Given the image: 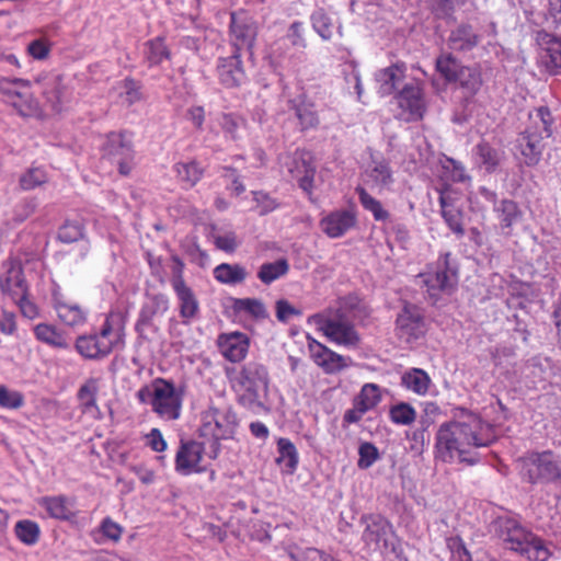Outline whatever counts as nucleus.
Listing matches in <instances>:
<instances>
[{"instance_id": "9d476101", "label": "nucleus", "mask_w": 561, "mask_h": 561, "mask_svg": "<svg viewBox=\"0 0 561 561\" xmlns=\"http://www.w3.org/2000/svg\"><path fill=\"white\" fill-rule=\"evenodd\" d=\"M311 320L319 331L337 345L354 346L358 342V335L354 328L340 318L318 314Z\"/></svg>"}, {"instance_id": "bf43d9fd", "label": "nucleus", "mask_w": 561, "mask_h": 561, "mask_svg": "<svg viewBox=\"0 0 561 561\" xmlns=\"http://www.w3.org/2000/svg\"><path fill=\"white\" fill-rule=\"evenodd\" d=\"M15 304L19 306V309L23 317L33 320L38 317V308L36 304L30 299L28 291H25L18 296V298H13Z\"/></svg>"}, {"instance_id": "7ed1b4c3", "label": "nucleus", "mask_w": 561, "mask_h": 561, "mask_svg": "<svg viewBox=\"0 0 561 561\" xmlns=\"http://www.w3.org/2000/svg\"><path fill=\"white\" fill-rule=\"evenodd\" d=\"M230 381L237 400L242 407L254 412L266 409L268 373L265 366L250 362Z\"/></svg>"}, {"instance_id": "393cba45", "label": "nucleus", "mask_w": 561, "mask_h": 561, "mask_svg": "<svg viewBox=\"0 0 561 561\" xmlns=\"http://www.w3.org/2000/svg\"><path fill=\"white\" fill-rule=\"evenodd\" d=\"M364 175L367 181L379 191L388 188L393 183L389 164L386 159L380 156H370V161L365 165Z\"/></svg>"}, {"instance_id": "bb28decb", "label": "nucleus", "mask_w": 561, "mask_h": 561, "mask_svg": "<svg viewBox=\"0 0 561 561\" xmlns=\"http://www.w3.org/2000/svg\"><path fill=\"white\" fill-rule=\"evenodd\" d=\"M171 285L179 299L181 317L185 319L194 318L198 311V302L192 289L186 286L184 279L180 276L172 279Z\"/></svg>"}, {"instance_id": "8fccbe9b", "label": "nucleus", "mask_w": 561, "mask_h": 561, "mask_svg": "<svg viewBox=\"0 0 561 561\" xmlns=\"http://www.w3.org/2000/svg\"><path fill=\"white\" fill-rule=\"evenodd\" d=\"M175 171L180 181H182L187 187L194 186L202 178L203 170L194 161L178 163Z\"/></svg>"}, {"instance_id": "0e129e2a", "label": "nucleus", "mask_w": 561, "mask_h": 561, "mask_svg": "<svg viewBox=\"0 0 561 561\" xmlns=\"http://www.w3.org/2000/svg\"><path fill=\"white\" fill-rule=\"evenodd\" d=\"M447 547L451 552V558L455 561H471V554L465 547L463 541L459 537H451L447 539Z\"/></svg>"}, {"instance_id": "338daca9", "label": "nucleus", "mask_w": 561, "mask_h": 561, "mask_svg": "<svg viewBox=\"0 0 561 561\" xmlns=\"http://www.w3.org/2000/svg\"><path fill=\"white\" fill-rule=\"evenodd\" d=\"M286 37L291 43L293 46L305 47L306 41L304 37L302 23L301 22L291 23L287 31Z\"/></svg>"}, {"instance_id": "c9c22d12", "label": "nucleus", "mask_w": 561, "mask_h": 561, "mask_svg": "<svg viewBox=\"0 0 561 561\" xmlns=\"http://www.w3.org/2000/svg\"><path fill=\"white\" fill-rule=\"evenodd\" d=\"M402 385L416 394L424 396L428 391L431 379L424 370L413 368L404 373Z\"/></svg>"}, {"instance_id": "a18cd8bd", "label": "nucleus", "mask_w": 561, "mask_h": 561, "mask_svg": "<svg viewBox=\"0 0 561 561\" xmlns=\"http://www.w3.org/2000/svg\"><path fill=\"white\" fill-rule=\"evenodd\" d=\"M454 82L458 83L469 94H474L482 84L481 73L476 68L465 67Z\"/></svg>"}, {"instance_id": "20e7f679", "label": "nucleus", "mask_w": 561, "mask_h": 561, "mask_svg": "<svg viewBox=\"0 0 561 561\" xmlns=\"http://www.w3.org/2000/svg\"><path fill=\"white\" fill-rule=\"evenodd\" d=\"M136 397L141 404L149 405L162 420L174 421L181 415L182 391L169 380L156 378L141 387Z\"/></svg>"}, {"instance_id": "a19ab883", "label": "nucleus", "mask_w": 561, "mask_h": 561, "mask_svg": "<svg viewBox=\"0 0 561 561\" xmlns=\"http://www.w3.org/2000/svg\"><path fill=\"white\" fill-rule=\"evenodd\" d=\"M381 400L380 389L376 383H365L355 399V407L360 411L374 409Z\"/></svg>"}, {"instance_id": "473e14b6", "label": "nucleus", "mask_w": 561, "mask_h": 561, "mask_svg": "<svg viewBox=\"0 0 561 561\" xmlns=\"http://www.w3.org/2000/svg\"><path fill=\"white\" fill-rule=\"evenodd\" d=\"M248 276V271L239 264L221 263L214 268V277L221 284H241Z\"/></svg>"}, {"instance_id": "680f3d73", "label": "nucleus", "mask_w": 561, "mask_h": 561, "mask_svg": "<svg viewBox=\"0 0 561 561\" xmlns=\"http://www.w3.org/2000/svg\"><path fill=\"white\" fill-rule=\"evenodd\" d=\"M358 467L369 468L378 459V449L370 443H363L358 449Z\"/></svg>"}, {"instance_id": "79ce46f5", "label": "nucleus", "mask_w": 561, "mask_h": 561, "mask_svg": "<svg viewBox=\"0 0 561 561\" xmlns=\"http://www.w3.org/2000/svg\"><path fill=\"white\" fill-rule=\"evenodd\" d=\"M313 30L321 36L323 39H330L335 30V21L327 14L323 10H317L311 15Z\"/></svg>"}, {"instance_id": "c03bdc74", "label": "nucleus", "mask_w": 561, "mask_h": 561, "mask_svg": "<svg viewBox=\"0 0 561 561\" xmlns=\"http://www.w3.org/2000/svg\"><path fill=\"white\" fill-rule=\"evenodd\" d=\"M296 116L302 129L314 128L319 124V117L313 104L305 98L300 99L299 103L296 105Z\"/></svg>"}, {"instance_id": "052dcab7", "label": "nucleus", "mask_w": 561, "mask_h": 561, "mask_svg": "<svg viewBox=\"0 0 561 561\" xmlns=\"http://www.w3.org/2000/svg\"><path fill=\"white\" fill-rule=\"evenodd\" d=\"M220 124L227 137L238 139V130L243 127V119L231 114H224Z\"/></svg>"}, {"instance_id": "603ef678", "label": "nucleus", "mask_w": 561, "mask_h": 561, "mask_svg": "<svg viewBox=\"0 0 561 561\" xmlns=\"http://www.w3.org/2000/svg\"><path fill=\"white\" fill-rule=\"evenodd\" d=\"M77 351L87 358L102 357L96 335L80 336L76 343Z\"/></svg>"}, {"instance_id": "49530a36", "label": "nucleus", "mask_w": 561, "mask_h": 561, "mask_svg": "<svg viewBox=\"0 0 561 561\" xmlns=\"http://www.w3.org/2000/svg\"><path fill=\"white\" fill-rule=\"evenodd\" d=\"M14 531L16 537L25 545L32 546L35 545L39 539V526L37 523L23 519L19 520L15 524Z\"/></svg>"}, {"instance_id": "4be33fe9", "label": "nucleus", "mask_w": 561, "mask_h": 561, "mask_svg": "<svg viewBox=\"0 0 561 561\" xmlns=\"http://www.w3.org/2000/svg\"><path fill=\"white\" fill-rule=\"evenodd\" d=\"M218 346L225 358L238 363L247 356L250 341L244 333L231 332L218 337Z\"/></svg>"}, {"instance_id": "a211bd4d", "label": "nucleus", "mask_w": 561, "mask_h": 561, "mask_svg": "<svg viewBox=\"0 0 561 561\" xmlns=\"http://www.w3.org/2000/svg\"><path fill=\"white\" fill-rule=\"evenodd\" d=\"M3 268L4 272L0 275V289L3 294L9 295L13 299L28 291L23 268L18 261L9 260L4 262Z\"/></svg>"}, {"instance_id": "f8f14e48", "label": "nucleus", "mask_w": 561, "mask_h": 561, "mask_svg": "<svg viewBox=\"0 0 561 561\" xmlns=\"http://www.w3.org/2000/svg\"><path fill=\"white\" fill-rule=\"evenodd\" d=\"M103 157L116 163L119 173L127 175L131 170L133 149L122 134L112 133L103 146Z\"/></svg>"}, {"instance_id": "5fc2aeb1", "label": "nucleus", "mask_w": 561, "mask_h": 561, "mask_svg": "<svg viewBox=\"0 0 561 561\" xmlns=\"http://www.w3.org/2000/svg\"><path fill=\"white\" fill-rule=\"evenodd\" d=\"M46 180L47 176L44 170L39 168H33L20 178V185L23 190L28 191L45 183Z\"/></svg>"}, {"instance_id": "37998d69", "label": "nucleus", "mask_w": 561, "mask_h": 561, "mask_svg": "<svg viewBox=\"0 0 561 561\" xmlns=\"http://www.w3.org/2000/svg\"><path fill=\"white\" fill-rule=\"evenodd\" d=\"M356 192L358 194L359 202L364 209L371 213L375 220L383 221L388 218V211L382 207L381 203L373 197L363 187H357Z\"/></svg>"}, {"instance_id": "cd10ccee", "label": "nucleus", "mask_w": 561, "mask_h": 561, "mask_svg": "<svg viewBox=\"0 0 561 561\" xmlns=\"http://www.w3.org/2000/svg\"><path fill=\"white\" fill-rule=\"evenodd\" d=\"M493 209L496 214L502 233L510 236L513 226L516 225L523 217V213L518 205L514 201L502 199L499 202V204L494 205Z\"/></svg>"}, {"instance_id": "72a5a7b5", "label": "nucleus", "mask_w": 561, "mask_h": 561, "mask_svg": "<svg viewBox=\"0 0 561 561\" xmlns=\"http://www.w3.org/2000/svg\"><path fill=\"white\" fill-rule=\"evenodd\" d=\"M277 463L283 467L286 473H293L298 466V451L295 445L288 438H279L277 440Z\"/></svg>"}, {"instance_id": "c756f323", "label": "nucleus", "mask_w": 561, "mask_h": 561, "mask_svg": "<svg viewBox=\"0 0 561 561\" xmlns=\"http://www.w3.org/2000/svg\"><path fill=\"white\" fill-rule=\"evenodd\" d=\"M101 388L100 378L88 379L78 391V401L82 412L91 417H98L100 410L96 405V394Z\"/></svg>"}, {"instance_id": "39448f33", "label": "nucleus", "mask_w": 561, "mask_h": 561, "mask_svg": "<svg viewBox=\"0 0 561 561\" xmlns=\"http://www.w3.org/2000/svg\"><path fill=\"white\" fill-rule=\"evenodd\" d=\"M239 421L230 407H209L201 414L199 436L209 440V458L216 459L220 453L221 439L233 438Z\"/></svg>"}, {"instance_id": "6ab92c4d", "label": "nucleus", "mask_w": 561, "mask_h": 561, "mask_svg": "<svg viewBox=\"0 0 561 561\" xmlns=\"http://www.w3.org/2000/svg\"><path fill=\"white\" fill-rule=\"evenodd\" d=\"M537 42L541 47L539 64L547 72L554 73L561 68V41L548 33L541 32L537 35Z\"/></svg>"}, {"instance_id": "13d9d810", "label": "nucleus", "mask_w": 561, "mask_h": 561, "mask_svg": "<svg viewBox=\"0 0 561 561\" xmlns=\"http://www.w3.org/2000/svg\"><path fill=\"white\" fill-rule=\"evenodd\" d=\"M99 531L105 540L117 542L123 535V527L112 518L106 517L102 520Z\"/></svg>"}, {"instance_id": "2f4dec72", "label": "nucleus", "mask_w": 561, "mask_h": 561, "mask_svg": "<svg viewBox=\"0 0 561 561\" xmlns=\"http://www.w3.org/2000/svg\"><path fill=\"white\" fill-rule=\"evenodd\" d=\"M38 505L43 507L51 518L59 520H68L70 518L68 499L64 495L41 497Z\"/></svg>"}, {"instance_id": "412c9836", "label": "nucleus", "mask_w": 561, "mask_h": 561, "mask_svg": "<svg viewBox=\"0 0 561 561\" xmlns=\"http://www.w3.org/2000/svg\"><path fill=\"white\" fill-rule=\"evenodd\" d=\"M397 330L399 335L408 342L423 333V321L416 306L404 305L397 318Z\"/></svg>"}, {"instance_id": "4d7b16f0", "label": "nucleus", "mask_w": 561, "mask_h": 561, "mask_svg": "<svg viewBox=\"0 0 561 561\" xmlns=\"http://www.w3.org/2000/svg\"><path fill=\"white\" fill-rule=\"evenodd\" d=\"M24 404V397L19 391H10L0 386V407L4 409H19Z\"/></svg>"}, {"instance_id": "5701e85b", "label": "nucleus", "mask_w": 561, "mask_h": 561, "mask_svg": "<svg viewBox=\"0 0 561 561\" xmlns=\"http://www.w3.org/2000/svg\"><path fill=\"white\" fill-rule=\"evenodd\" d=\"M405 70L407 67L402 62H397L378 70L375 73L378 93L381 96H387L394 91L399 92V87L405 78Z\"/></svg>"}, {"instance_id": "f257e3e1", "label": "nucleus", "mask_w": 561, "mask_h": 561, "mask_svg": "<svg viewBox=\"0 0 561 561\" xmlns=\"http://www.w3.org/2000/svg\"><path fill=\"white\" fill-rule=\"evenodd\" d=\"M496 439L494 425L469 409L457 407L451 419L443 422L435 434V457L446 463L478 461L476 449L488 447Z\"/></svg>"}, {"instance_id": "0eeeda50", "label": "nucleus", "mask_w": 561, "mask_h": 561, "mask_svg": "<svg viewBox=\"0 0 561 561\" xmlns=\"http://www.w3.org/2000/svg\"><path fill=\"white\" fill-rule=\"evenodd\" d=\"M396 116L405 122L422 119L426 102L421 83L416 80L407 82L394 96Z\"/></svg>"}, {"instance_id": "dca6fc26", "label": "nucleus", "mask_w": 561, "mask_h": 561, "mask_svg": "<svg viewBox=\"0 0 561 561\" xmlns=\"http://www.w3.org/2000/svg\"><path fill=\"white\" fill-rule=\"evenodd\" d=\"M434 172L443 184L440 190H448L449 195H451L450 185L453 183L470 184L471 182V176L467 173L465 165L444 154L438 157Z\"/></svg>"}, {"instance_id": "58836bf2", "label": "nucleus", "mask_w": 561, "mask_h": 561, "mask_svg": "<svg viewBox=\"0 0 561 561\" xmlns=\"http://www.w3.org/2000/svg\"><path fill=\"white\" fill-rule=\"evenodd\" d=\"M540 138L542 136L524 135L520 139V151L527 165H535L540 160Z\"/></svg>"}, {"instance_id": "4468645a", "label": "nucleus", "mask_w": 561, "mask_h": 561, "mask_svg": "<svg viewBox=\"0 0 561 561\" xmlns=\"http://www.w3.org/2000/svg\"><path fill=\"white\" fill-rule=\"evenodd\" d=\"M308 346L312 360L325 374L340 373L353 364L351 357L340 355L313 339L309 341Z\"/></svg>"}, {"instance_id": "e2e57ef3", "label": "nucleus", "mask_w": 561, "mask_h": 561, "mask_svg": "<svg viewBox=\"0 0 561 561\" xmlns=\"http://www.w3.org/2000/svg\"><path fill=\"white\" fill-rule=\"evenodd\" d=\"M253 201L255 202L254 209L260 215H265L277 208L278 204L268 194L263 192H253Z\"/></svg>"}, {"instance_id": "de8ad7c7", "label": "nucleus", "mask_w": 561, "mask_h": 561, "mask_svg": "<svg viewBox=\"0 0 561 561\" xmlns=\"http://www.w3.org/2000/svg\"><path fill=\"white\" fill-rule=\"evenodd\" d=\"M465 67L461 66L453 56L442 55L436 60V69L448 82H454L457 76Z\"/></svg>"}, {"instance_id": "69168bd1", "label": "nucleus", "mask_w": 561, "mask_h": 561, "mask_svg": "<svg viewBox=\"0 0 561 561\" xmlns=\"http://www.w3.org/2000/svg\"><path fill=\"white\" fill-rule=\"evenodd\" d=\"M145 443L148 447L151 448V450L156 453H162L168 447L161 431L158 428H152L148 434L145 435Z\"/></svg>"}, {"instance_id": "1a4fd4ad", "label": "nucleus", "mask_w": 561, "mask_h": 561, "mask_svg": "<svg viewBox=\"0 0 561 561\" xmlns=\"http://www.w3.org/2000/svg\"><path fill=\"white\" fill-rule=\"evenodd\" d=\"M209 450L204 443L196 440L182 442L175 455V471L182 476L201 473L207 470Z\"/></svg>"}, {"instance_id": "423d86ee", "label": "nucleus", "mask_w": 561, "mask_h": 561, "mask_svg": "<svg viewBox=\"0 0 561 561\" xmlns=\"http://www.w3.org/2000/svg\"><path fill=\"white\" fill-rule=\"evenodd\" d=\"M420 282L426 287L428 295L436 298L439 293L451 289L457 283V271L450 263V254L439 255L435 263L419 274Z\"/></svg>"}, {"instance_id": "4c0bfd02", "label": "nucleus", "mask_w": 561, "mask_h": 561, "mask_svg": "<svg viewBox=\"0 0 561 561\" xmlns=\"http://www.w3.org/2000/svg\"><path fill=\"white\" fill-rule=\"evenodd\" d=\"M114 94L122 104L131 105L141 99L140 85L131 79H124L113 88Z\"/></svg>"}, {"instance_id": "09e8293b", "label": "nucleus", "mask_w": 561, "mask_h": 561, "mask_svg": "<svg viewBox=\"0 0 561 561\" xmlns=\"http://www.w3.org/2000/svg\"><path fill=\"white\" fill-rule=\"evenodd\" d=\"M389 416L397 425H411L416 419V411L409 403L400 402L390 408Z\"/></svg>"}, {"instance_id": "864d4df0", "label": "nucleus", "mask_w": 561, "mask_h": 561, "mask_svg": "<svg viewBox=\"0 0 561 561\" xmlns=\"http://www.w3.org/2000/svg\"><path fill=\"white\" fill-rule=\"evenodd\" d=\"M238 311L247 312L254 318H264L266 310L261 300L254 298L238 299L234 304Z\"/></svg>"}, {"instance_id": "ddd939ff", "label": "nucleus", "mask_w": 561, "mask_h": 561, "mask_svg": "<svg viewBox=\"0 0 561 561\" xmlns=\"http://www.w3.org/2000/svg\"><path fill=\"white\" fill-rule=\"evenodd\" d=\"M43 95L51 104L55 112H60L68 100L69 80L57 72H50L36 79Z\"/></svg>"}, {"instance_id": "f03ea898", "label": "nucleus", "mask_w": 561, "mask_h": 561, "mask_svg": "<svg viewBox=\"0 0 561 561\" xmlns=\"http://www.w3.org/2000/svg\"><path fill=\"white\" fill-rule=\"evenodd\" d=\"M497 537L505 547L530 561H547L551 551L543 540L526 529L516 518L501 516L494 523Z\"/></svg>"}, {"instance_id": "774afa93", "label": "nucleus", "mask_w": 561, "mask_h": 561, "mask_svg": "<svg viewBox=\"0 0 561 561\" xmlns=\"http://www.w3.org/2000/svg\"><path fill=\"white\" fill-rule=\"evenodd\" d=\"M27 53L33 58L43 60L49 54V46L44 39H34L27 45Z\"/></svg>"}, {"instance_id": "6e6552de", "label": "nucleus", "mask_w": 561, "mask_h": 561, "mask_svg": "<svg viewBox=\"0 0 561 561\" xmlns=\"http://www.w3.org/2000/svg\"><path fill=\"white\" fill-rule=\"evenodd\" d=\"M522 474L531 483L549 482L560 477L557 459L550 451L530 454L522 459Z\"/></svg>"}, {"instance_id": "ea45409f", "label": "nucleus", "mask_w": 561, "mask_h": 561, "mask_svg": "<svg viewBox=\"0 0 561 561\" xmlns=\"http://www.w3.org/2000/svg\"><path fill=\"white\" fill-rule=\"evenodd\" d=\"M478 43L477 35L470 26H460L453 31L449 37V46L454 50H468Z\"/></svg>"}, {"instance_id": "a878e982", "label": "nucleus", "mask_w": 561, "mask_h": 561, "mask_svg": "<svg viewBox=\"0 0 561 561\" xmlns=\"http://www.w3.org/2000/svg\"><path fill=\"white\" fill-rule=\"evenodd\" d=\"M218 76L220 82L229 88L240 85L245 81V72L237 53L230 57L220 59L218 65Z\"/></svg>"}, {"instance_id": "f3484780", "label": "nucleus", "mask_w": 561, "mask_h": 561, "mask_svg": "<svg viewBox=\"0 0 561 561\" xmlns=\"http://www.w3.org/2000/svg\"><path fill=\"white\" fill-rule=\"evenodd\" d=\"M357 222L356 214L351 209H337L324 215L319 226L329 238H341Z\"/></svg>"}, {"instance_id": "f704fd0d", "label": "nucleus", "mask_w": 561, "mask_h": 561, "mask_svg": "<svg viewBox=\"0 0 561 561\" xmlns=\"http://www.w3.org/2000/svg\"><path fill=\"white\" fill-rule=\"evenodd\" d=\"M36 339L54 347L66 348L68 346L66 333L57 330L54 325L39 323L34 328Z\"/></svg>"}, {"instance_id": "6e6d98bb", "label": "nucleus", "mask_w": 561, "mask_h": 561, "mask_svg": "<svg viewBox=\"0 0 561 561\" xmlns=\"http://www.w3.org/2000/svg\"><path fill=\"white\" fill-rule=\"evenodd\" d=\"M215 245L225 252H233L238 245L239 240L233 231L216 232L213 234Z\"/></svg>"}, {"instance_id": "7c9ffc66", "label": "nucleus", "mask_w": 561, "mask_h": 561, "mask_svg": "<svg viewBox=\"0 0 561 561\" xmlns=\"http://www.w3.org/2000/svg\"><path fill=\"white\" fill-rule=\"evenodd\" d=\"M439 203L442 207V215L453 232L462 236V214L454 206V198L448 194V190L439 191Z\"/></svg>"}, {"instance_id": "2eb2a0df", "label": "nucleus", "mask_w": 561, "mask_h": 561, "mask_svg": "<svg viewBox=\"0 0 561 561\" xmlns=\"http://www.w3.org/2000/svg\"><path fill=\"white\" fill-rule=\"evenodd\" d=\"M364 523L366 525L363 533L365 545L373 550L387 549L392 536L391 524L380 515L366 516Z\"/></svg>"}, {"instance_id": "9b49d317", "label": "nucleus", "mask_w": 561, "mask_h": 561, "mask_svg": "<svg viewBox=\"0 0 561 561\" xmlns=\"http://www.w3.org/2000/svg\"><path fill=\"white\" fill-rule=\"evenodd\" d=\"M280 164L293 178L299 181L304 191L311 192L314 167L308 152L297 150L293 154H286L280 158Z\"/></svg>"}, {"instance_id": "e433bc0d", "label": "nucleus", "mask_w": 561, "mask_h": 561, "mask_svg": "<svg viewBox=\"0 0 561 561\" xmlns=\"http://www.w3.org/2000/svg\"><path fill=\"white\" fill-rule=\"evenodd\" d=\"M289 271L287 260L279 259L274 262L264 263L257 272V278L265 285H270L278 278L285 276Z\"/></svg>"}, {"instance_id": "b1692460", "label": "nucleus", "mask_w": 561, "mask_h": 561, "mask_svg": "<svg viewBox=\"0 0 561 561\" xmlns=\"http://www.w3.org/2000/svg\"><path fill=\"white\" fill-rule=\"evenodd\" d=\"M231 33L237 50L251 48L256 37V25L244 13H233L231 15Z\"/></svg>"}, {"instance_id": "3c124183", "label": "nucleus", "mask_w": 561, "mask_h": 561, "mask_svg": "<svg viewBox=\"0 0 561 561\" xmlns=\"http://www.w3.org/2000/svg\"><path fill=\"white\" fill-rule=\"evenodd\" d=\"M146 57L150 65H159L169 57L162 38L158 37L146 44Z\"/></svg>"}, {"instance_id": "c85d7f7f", "label": "nucleus", "mask_w": 561, "mask_h": 561, "mask_svg": "<svg viewBox=\"0 0 561 561\" xmlns=\"http://www.w3.org/2000/svg\"><path fill=\"white\" fill-rule=\"evenodd\" d=\"M103 356L110 354L113 350L123 344V330L119 323H114L113 319L107 317L99 334H95Z\"/></svg>"}, {"instance_id": "aec40b11", "label": "nucleus", "mask_w": 561, "mask_h": 561, "mask_svg": "<svg viewBox=\"0 0 561 561\" xmlns=\"http://www.w3.org/2000/svg\"><path fill=\"white\" fill-rule=\"evenodd\" d=\"M504 152L499 148L481 140L471 150L472 164L480 171L492 173L501 164Z\"/></svg>"}]
</instances>
